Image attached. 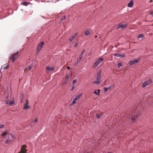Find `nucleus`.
I'll return each instance as SVG.
<instances>
[{
	"mask_svg": "<svg viewBox=\"0 0 153 153\" xmlns=\"http://www.w3.org/2000/svg\"><path fill=\"white\" fill-rule=\"evenodd\" d=\"M118 66L119 68H120V67L122 66V64L120 63H119L118 64Z\"/></svg>",
	"mask_w": 153,
	"mask_h": 153,
	"instance_id": "31",
	"label": "nucleus"
},
{
	"mask_svg": "<svg viewBox=\"0 0 153 153\" xmlns=\"http://www.w3.org/2000/svg\"><path fill=\"white\" fill-rule=\"evenodd\" d=\"M76 103V102L75 101L73 100L72 103L73 105L75 104Z\"/></svg>",
	"mask_w": 153,
	"mask_h": 153,
	"instance_id": "39",
	"label": "nucleus"
},
{
	"mask_svg": "<svg viewBox=\"0 0 153 153\" xmlns=\"http://www.w3.org/2000/svg\"><path fill=\"white\" fill-rule=\"evenodd\" d=\"M15 103L14 99L13 98L12 99V100H7L6 102V104L10 106L13 104Z\"/></svg>",
	"mask_w": 153,
	"mask_h": 153,
	"instance_id": "5",
	"label": "nucleus"
},
{
	"mask_svg": "<svg viewBox=\"0 0 153 153\" xmlns=\"http://www.w3.org/2000/svg\"><path fill=\"white\" fill-rule=\"evenodd\" d=\"M140 115H141V114H136V116L137 117H139Z\"/></svg>",
	"mask_w": 153,
	"mask_h": 153,
	"instance_id": "41",
	"label": "nucleus"
},
{
	"mask_svg": "<svg viewBox=\"0 0 153 153\" xmlns=\"http://www.w3.org/2000/svg\"><path fill=\"white\" fill-rule=\"evenodd\" d=\"M103 60L102 58L100 57L95 62L93 65V67H96Z\"/></svg>",
	"mask_w": 153,
	"mask_h": 153,
	"instance_id": "3",
	"label": "nucleus"
},
{
	"mask_svg": "<svg viewBox=\"0 0 153 153\" xmlns=\"http://www.w3.org/2000/svg\"><path fill=\"white\" fill-rule=\"evenodd\" d=\"M143 35L142 34H140L138 35L137 36V38L138 39H140V38H142L143 37Z\"/></svg>",
	"mask_w": 153,
	"mask_h": 153,
	"instance_id": "23",
	"label": "nucleus"
},
{
	"mask_svg": "<svg viewBox=\"0 0 153 153\" xmlns=\"http://www.w3.org/2000/svg\"><path fill=\"white\" fill-rule=\"evenodd\" d=\"M74 101H75L76 102V101L77 100L75 98L73 100Z\"/></svg>",
	"mask_w": 153,
	"mask_h": 153,
	"instance_id": "43",
	"label": "nucleus"
},
{
	"mask_svg": "<svg viewBox=\"0 0 153 153\" xmlns=\"http://www.w3.org/2000/svg\"><path fill=\"white\" fill-rule=\"evenodd\" d=\"M7 132H3L2 133V135L3 136H4V135L6 134H7Z\"/></svg>",
	"mask_w": 153,
	"mask_h": 153,
	"instance_id": "32",
	"label": "nucleus"
},
{
	"mask_svg": "<svg viewBox=\"0 0 153 153\" xmlns=\"http://www.w3.org/2000/svg\"><path fill=\"white\" fill-rule=\"evenodd\" d=\"M30 108V107L28 105H26L25 104L24 105V107H23V108L25 109H27Z\"/></svg>",
	"mask_w": 153,
	"mask_h": 153,
	"instance_id": "17",
	"label": "nucleus"
},
{
	"mask_svg": "<svg viewBox=\"0 0 153 153\" xmlns=\"http://www.w3.org/2000/svg\"><path fill=\"white\" fill-rule=\"evenodd\" d=\"M150 2L151 3L152 2V0H149Z\"/></svg>",
	"mask_w": 153,
	"mask_h": 153,
	"instance_id": "46",
	"label": "nucleus"
},
{
	"mask_svg": "<svg viewBox=\"0 0 153 153\" xmlns=\"http://www.w3.org/2000/svg\"><path fill=\"white\" fill-rule=\"evenodd\" d=\"M127 26V25L126 24H121V28H125Z\"/></svg>",
	"mask_w": 153,
	"mask_h": 153,
	"instance_id": "22",
	"label": "nucleus"
},
{
	"mask_svg": "<svg viewBox=\"0 0 153 153\" xmlns=\"http://www.w3.org/2000/svg\"><path fill=\"white\" fill-rule=\"evenodd\" d=\"M67 68L68 69H70V67H69V66H68L67 67Z\"/></svg>",
	"mask_w": 153,
	"mask_h": 153,
	"instance_id": "44",
	"label": "nucleus"
},
{
	"mask_svg": "<svg viewBox=\"0 0 153 153\" xmlns=\"http://www.w3.org/2000/svg\"><path fill=\"white\" fill-rule=\"evenodd\" d=\"M78 45V43H76L75 45H74V47H77V46Z\"/></svg>",
	"mask_w": 153,
	"mask_h": 153,
	"instance_id": "42",
	"label": "nucleus"
},
{
	"mask_svg": "<svg viewBox=\"0 0 153 153\" xmlns=\"http://www.w3.org/2000/svg\"><path fill=\"white\" fill-rule=\"evenodd\" d=\"M46 69L48 71H53L54 68L53 67H51L50 66H47L46 67Z\"/></svg>",
	"mask_w": 153,
	"mask_h": 153,
	"instance_id": "12",
	"label": "nucleus"
},
{
	"mask_svg": "<svg viewBox=\"0 0 153 153\" xmlns=\"http://www.w3.org/2000/svg\"><path fill=\"white\" fill-rule=\"evenodd\" d=\"M22 4L24 5L27 6L28 5L30 4V2H23L22 3Z\"/></svg>",
	"mask_w": 153,
	"mask_h": 153,
	"instance_id": "14",
	"label": "nucleus"
},
{
	"mask_svg": "<svg viewBox=\"0 0 153 153\" xmlns=\"http://www.w3.org/2000/svg\"><path fill=\"white\" fill-rule=\"evenodd\" d=\"M120 28H121V24H119L117 26V29H119Z\"/></svg>",
	"mask_w": 153,
	"mask_h": 153,
	"instance_id": "26",
	"label": "nucleus"
},
{
	"mask_svg": "<svg viewBox=\"0 0 153 153\" xmlns=\"http://www.w3.org/2000/svg\"><path fill=\"white\" fill-rule=\"evenodd\" d=\"M108 153H111V152H108Z\"/></svg>",
	"mask_w": 153,
	"mask_h": 153,
	"instance_id": "48",
	"label": "nucleus"
},
{
	"mask_svg": "<svg viewBox=\"0 0 153 153\" xmlns=\"http://www.w3.org/2000/svg\"><path fill=\"white\" fill-rule=\"evenodd\" d=\"M152 83V80L151 79H149V80L146 81L142 84V87L144 88L146 86Z\"/></svg>",
	"mask_w": 153,
	"mask_h": 153,
	"instance_id": "2",
	"label": "nucleus"
},
{
	"mask_svg": "<svg viewBox=\"0 0 153 153\" xmlns=\"http://www.w3.org/2000/svg\"><path fill=\"white\" fill-rule=\"evenodd\" d=\"M75 88V86H72V88L71 89V91H73L74 89Z\"/></svg>",
	"mask_w": 153,
	"mask_h": 153,
	"instance_id": "36",
	"label": "nucleus"
},
{
	"mask_svg": "<svg viewBox=\"0 0 153 153\" xmlns=\"http://www.w3.org/2000/svg\"><path fill=\"white\" fill-rule=\"evenodd\" d=\"M101 71H100L97 73V80H99L100 81H101Z\"/></svg>",
	"mask_w": 153,
	"mask_h": 153,
	"instance_id": "8",
	"label": "nucleus"
},
{
	"mask_svg": "<svg viewBox=\"0 0 153 153\" xmlns=\"http://www.w3.org/2000/svg\"><path fill=\"white\" fill-rule=\"evenodd\" d=\"M77 82V80H76V79H74V80L73 81V84H74V83H76Z\"/></svg>",
	"mask_w": 153,
	"mask_h": 153,
	"instance_id": "33",
	"label": "nucleus"
},
{
	"mask_svg": "<svg viewBox=\"0 0 153 153\" xmlns=\"http://www.w3.org/2000/svg\"><path fill=\"white\" fill-rule=\"evenodd\" d=\"M134 120H134H135V119L134 118H132V120L133 121V120Z\"/></svg>",
	"mask_w": 153,
	"mask_h": 153,
	"instance_id": "45",
	"label": "nucleus"
},
{
	"mask_svg": "<svg viewBox=\"0 0 153 153\" xmlns=\"http://www.w3.org/2000/svg\"><path fill=\"white\" fill-rule=\"evenodd\" d=\"M25 104H26V105H28L29 104V101L28 100H26V103Z\"/></svg>",
	"mask_w": 153,
	"mask_h": 153,
	"instance_id": "38",
	"label": "nucleus"
},
{
	"mask_svg": "<svg viewBox=\"0 0 153 153\" xmlns=\"http://www.w3.org/2000/svg\"><path fill=\"white\" fill-rule=\"evenodd\" d=\"M27 146L26 145H24L22 146L21 151L19 152V153H26L27 151V149H26Z\"/></svg>",
	"mask_w": 153,
	"mask_h": 153,
	"instance_id": "4",
	"label": "nucleus"
},
{
	"mask_svg": "<svg viewBox=\"0 0 153 153\" xmlns=\"http://www.w3.org/2000/svg\"><path fill=\"white\" fill-rule=\"evenodd\" d=\"M33 65H30V66H29L28 67V68H26L25 70L26 71H27V69L29 70H30L32 68Z\"/></svg>",
	"mask_w": 153,
	"mask_h": 153,
	"instance_id": "20",
	"label": "nucleus"
},
{
	"mask_svg": "<svg viewBox=\"0 0 153 153\" xmlns=\"http://www.w3.org/2000/svg\"><path fill=\"white\" fill-rule=\"evenodd\" d=\"M150 14H152V13H150Z\"/></svg>",
	"mask_w": 153,
	"mask_h": 153,
	"instance_id": "49",
	"label": "nucleus"
},
{
	"mask_svg": "<svg viewBox=\"0 0 153 153\" xmlns=\"http://www.w3.org/2000/svg\"><path fill=\"white\" fill-rule=\"evenodd\" d=\"M85 52V49H83V50L81 52L79 56V59H81L82 58V56H83V55L84 53Z\"/></svg>",
	"mask_w": 153,
	"mask_h": 153,
	"instance_id": "11",
	"label": "nucleus"
},
{
	"mask_svg": "<svg viewBox=\"0 0 153 153\" xmlns=\"http://www.w3.org/2000/svg\"><path fill=\"white\" fill-rule=\"evenodd\" d=\"M102 116V115L101 114H97V116L98 118H100Z\"/></svg>",
	"mask_w": 153,
	"mask_h": 153,
	"instance_id": "29",
	"label": "nucleus"
},
{
	"mask_svg": "<svg viewBox=\"0 0 153 153\" xmlns=\"http://www.w3.org/2000/svg\"><path fill=\"white\" fill-rule=\"evenodd\" d=\"M114 56H116L120 57H123L125 56L124 54L122 55L118 53H115L114 54Z\"/></svg>",
	"mask_w": 153,
	"mask_h": 153,
	"instance_id": "10",
	"label": "nucleus"
},
{
	"mask_svg": "<svg viewBox=\"0 0 153 153\" xmlns=\"http://www.w3.org/2000/svg\"><path fill=\"white\" fill-rule=\"evenodd\" d=\"M100 81L97 80V81H94V82H93V83L98 85L100 84Z\"/></svg>",
	"mask_w": 153,
	"mask_h": 153,
	"instance_id": "18",
	"label": "nucleus"
},
{
	"mask_svg": "<svg viewBox=\"0 0 153 153\" xmlns=\"http://www.w3.org/2000/svg\"><path fill=\"white\" fill-rule=\"evenodd\" d=\"M66 18V16H63V17H62L61 19V20L62 21H63V20H64V19H65Z\"/></svg>",
	"mask_w": 153,
	"mask_h": 153,
	"instance_id": "27",
	"label": "nucleus"
},
{
	"mask_svg": "<svg viewBox=\"0 0 153 153\" xmlns=\"http://www.w3.org/2000/svg\"><path fill=\"white\" fill-rule=\"evenodd\" d=\"M19 52L17 51L16 53H14L11 57L10 58V59L12 60V62L14 63L15 62V60L18 58L19 56L18 54Z\"/></svg>",
	"mask_w": 153,
	"mask_h": 153,
	"instance_id": "1",
	"label": "nucleus"
},
{
	"mask_svg": "<svg viewBox=\"0 0 153 153\" xmlns=\"http://www.w3.org/2000/svg\"><path fill=\"white\" fill-rule=\"evenodd\" d=\"M44 42H41L38 45L37 50V52H39L40 51L44 45Z\"/></svg>",
	"mask_w": 153,
	"mask_h": 153,
	"instance_id": "6",
	"label": "nucleus"
},
{
	"mask_svg": "<svg viewBox=\"0 0 153 153\" xmlns=\"http://www.w3.org/2000/svg\"><path fill=\"white\" fill-rule=\"evenodd\" d=\"M72 74H68L65 76V78L66 79H68L69 77H71Z\"/></svg>",
	"mask_w": 153,
	"mask_h": 153,
	"instance_id": "21",
	"label": "nucleus"
},
{
	"mask_svg": "<svg viewBox=\"0 0 153 153\" xmlns=\"http://www.w3.org/2000/svg\"><path fill=\"white\" fill-rule=\"evenodd\" d=\"M38 121V119L37 118H36L35 119V120H33V123H36Z\"/></svg>",
	"mask_w": 153,
	"mask_h": 153,
	"instance_id": "28",
	"label": "nucleus"
},
{
	"mask_svg": "<svg viewBox=\"0 0 153 153\" xmlns=\"http://www.w3.org/2000/svg\"><path fill=\"white\" fill-rule=\"evenodd\" d=\"M111 88V87H110L109 88H108L105 87L104 88V91L105 92H106L109 89V88Z\"/></svg>",
	"mask_w": 153,
	"mask_h": 153,
	"instance_id": "24",
	"label": "nucleus"
},
{
	"mask_svg": "<svg viewBox=\"0 0 153 153\" xmlns=\"http://www.w3.org/2000/svg\"><path fill=\"white\" fill-rule=\"evenodd\" d=\"M68 81V79H65V80L64 83L66 84Z\"/></svg>",
	"mask_w": 153,
	"mask_h": 153,
	"instance_id": "37",
	"label": "nucleus"
},
{
	"mask_svg": "<svg viewBox=\"0 0 153 153\" xmlns=\"http://www.w3.org/2000/svg\"><path fill=\"white\" fill-rule=\"evenodd\" d=\"M89 34V32L88 31H86L85 32V34L86 36L88 35Z\"/></svg>",
	"mask_w": 153,
	"mask_h": 153,
	"instance_id": "25",
	"label": "nucleus"
},
{
	"mask_svg": "<svg viewBox=\"0 0 153 153\" xmlns=\"http://www.w3.org/2000/svg\"><path fill=\"white\" fill-rule=\"evenodd\" d=\"M8 68V65H7V66H6L5 67H3V68L4 69H7Z\"/></svg>",
	"mask_w": 153,
	"mask_h": 153,
	"instance_id": "34",
	"label": "nucleus"
},
{
	"mask_svg": "<svg viewBox=\"0 0 153 153\" xmlns=\"http://www.w3.org/2000/svg\"><path fill=\"white\" fill-rule=\"evenodd\" d=\"M33 125H31V126H33Z\"/></svg>",
	"mask_w": 153,
	"mask_h": 153,
	"instance_id": "50",
	"label": "nucleus"
},
{
	"mask_svg": "<svg viewBox=\"0 0 153 153\" xmlns=\"http://www.w3.org/2000/svg\"><path fill=\"white\" fill-rule=\"evenodd\" d=\"M81 59H79V58L77 59L76 62L74 64V66H76L79 63Z\"/></svg>",
	"mask_w": 153,
	"mask_h": 153,
	"instance_id": "15",
	"label": "nucleus"
},
{
	"mask_svg": "<svg viewBox=\"0 0 153 153\" xmlns=\"http://www.w3.org/2000/svg\"><path fill=\"white\" fill-rule=\"evenodd\" d=\"M138 61H139V60L138 59H135V60H133L132 61H130L129 62V64L130 65H132L134 64L137 63L138 62Z\"/></svg>",
	"mask_w": 153,
	"mask_h": 153,
	"instance_id": "7",
	"label": "nucleus"
},
{
	"mask_svg": "<svg viewBox=\"0 0 153 153\" xmlns=\"http://www.w3.org/2000/svg\"><path fill=\"white\" fill-rule=\"evenodd\" d=\"M78 33H76L74 34L73 36H71L69 39V40L70 42H71L74 39L76 38L77 35H78Z\"/></svg>",
	"mask_w": 153,
	"mask_h": 153,
	"instance_id": "9",
	"label": "nucleus"
},
{
	"mask_svg": "<svg viewBox=\"0 0 153 153\" xmlns=\"http://www.w3.org/2000/svg\"><path fill=\"white\" fill-rule=\"evenodd\" d=\"M11 140H7L6 141V143H10V142L11 141Z\"/></svg>",
	"mask_w": 153,
	"mask_h": 153,
	"instance_id": "30",
	"label": "nucleus"
},
{
	"mask_svg": "<svg viewBox=\"0 0 153 153\" xmlns=\"http://www.w3.org/2000/svg\"><path fill=\"white\" fill-rule=\"evenodd\" d=\"M133 4H134V3H133V1L131 0L130 1V2L128 3V4L127 6L128 7H132L133 6Z\"/></svg>",
	"mask_w": 153,
	"mask_h": 153,
	"instance_id": "13",
	"label": "nucleus"
},
{
	"mask_svg": "<svg viewBox=\"0 0 153 153\" xmlns=\"http://www.w3.org/2000/svg\"><path fill=\"white\" fill-rule=\"evenodd\" d=\"M97 92L96 91H94V93L95 94H96L97 95H99L100 94V90H97Z\"/></svg>",
	"mask_w": 153,
	"mask_h": 153,
	"instance_id": "19",
	"label": "nucleus"
},
{
	"mask_svg": "<svg viewBox=\"0 0 153 153\" xmlns=\"http://www.w3.org/2000/svg\"><path fill=\"white\" fill-rule=\"evenodd\" d=\"M97 35H96V36H95V38H96V37H97Z\"/></svg>",
	"mask_w": 153,
	"mask_h": 153,
	"instance_id": "47",
	"label": "nucleus"
},
{
	"mask_svg": "<svg viewBox=\"0 0 153 153\" xmlns=\"http://www.w3.org/2000/svg\"><path fill=\"white\" fill-rule=\"evenodd\" d=\"M82 93H81L79 94H78L77 96L75 98L77 100H78L82 96Z\"/></svg>",
	"mask_w": 153,
	"mask_h": 153,
	"instance_id": "16",
	"label": "nucleus"
},
{
	"mask_svg": "<svg viewBox=\"0 0 153 153\" xmlns=\"http://www.w3.org/2000/svg\"><path fill=\"white\" fill-rule=\"evenodd\" d=\"M23 98L22 97V98L21 100L20 101V102L21 103H22L23 102Z\"/></svg>",
	"mask_w": 153,
	"mask_h": 153,
	"instance_id": "40",
	"label": "nucleus"
},
{
	"mask_svg": "<svg viewBox=\"0 0 153 153\" xmlns=\"http://www.w3.org/2000/svg\"><path fill=\"white\" fill-rule=\"evenodd\" d=\"M4 127V125L3 124H0V128H3Z\"/></svg>",
	"mask_w": 153,
	"mask_h": 153,
	"instance_id": "35",
	"label": "nucleus"
}]
</instances>
